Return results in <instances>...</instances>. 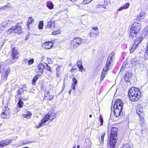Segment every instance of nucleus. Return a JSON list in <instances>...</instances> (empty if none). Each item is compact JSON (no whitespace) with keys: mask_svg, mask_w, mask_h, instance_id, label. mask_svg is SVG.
I'll use <instances>...</instances> for the list:
<instances>
[{"mask_svg":"<svg viewBox=\"0 0 148 148\" xmlns=\"http://www.w3.org/2000/svg\"><path fill=\"white\" fill-rule=\"evenodd\" d=\"M118 130V129L116 127H112V128L109 141L110 146L111 148H114L116 143V140L117 139V132Z\"/></svg>","mask_w":148,"mask_h":148,"instance_id":"obj_2","label":"nucleus"},{"mask_svg":"<svg viewBox=\"0 0 148 148\" xmlns=\"http://www.w3.org/2000/svg\"><path fill=\"white\" fill-rule=\"evenodd\" d=\"M45 66L42 64H39L37 68V72L40 73V74H41L43 72V70L45 68Z\"/></svg>","mask_w":148,"mask_h":148,"instance_id":"obj_15","label":"nucleus"},{"mask_svg":"<svg viewBox=\"0 0 148 148\" xmlns=\"http://www.w3.org/2000/svg\"><path fill=\"white\" fill-rule=\"evenodd\" d=\"M76 84H73V83H72V85H71V88L73 89V90H75V85Z\"/></svg>","mask_w":148,"mask_h":148,"instance_id":"obj_47","label":"nucleus"},{"mask_svg":"<svg viewBox=\"0 0 148 148\" xmlns=\"http://www.w3.org/2000/svg\"><path fill=\"white\" fill-rule=\"evenodd\" d=\"M59 74H59V73H58V72H56V76L57 77H59Z\"/></svg>","mask_w":148,"mask_h":148,"instance_id":"obj_58","label":"nucleus"},{"mask_svg":"<svg viewBox=\"0 0 148 148\" xmlns=\"http://www.w3.org/2000/svg\"><path fill=\"white\" fill-rule=\"evenodd\" d=\"M124 9H125L123 7H120L119 9L118 10L119 11H120L123 10Z\"/></svg>","mask_w":148,"mask_h":148,"instance_id":"obj_52","label":"nucleus"},{"mask_svg":"<svg viewBox=\"0 0 148 148\" xmlns=\"http://www.w3.org/2000/svg\"><path fill=\"white\" fill-rule=\"evenodd\" d=\"M17 104L19 108H22L23 106L24 103L20 98H19V99Z\"/></svg>","mask_w":148,"mask_h":148,"instance_id":"obj_27","label":"nucleus"},{"mask_svg":"<svg viewBox=\"0 0 148 148\" xmlns=\"http://www.w3.org/2000/svg\"><path fill=\"white\" fill-rule=\"evenodd\" d=\"M34 62V60L33 59H31L28 60V64L29 65L33 64Z\"/></svg>","mask_w":148,"mask_h":148,"instance_id":"obj_37","label":"nucleus"},{"mask_svg":"<svg viewBox=\"0 0 148 148\" xmlns=\"http://www.w3.org/2000/svg\"><path fill=\"white\" fill-rule=\"evenodd\" d=\"M105 135V132H102L101 134V138L100 137L99 138V141L101 144L103 143V139Z\"/></svg>","mask_w":148,"mask_h":148,"instance_id":"obj_26","label":"nucleus"},{"mask_svg":"<svg viewBox=\"0 0 148 148\" xmlns=\"http://www.w3.org/2000/svg\"><path fill=\"white\" fill-rule=\"evenodd\" d=\"M47 6L49 9L51 10L53 9L54 5L51 2H48L47 4Z\"/></svg>","mask_w":148,"mask_h":148,"instance_id":"obj_25","label":"nucleus"},{"mask_svg":"<svg viewBox=\"0 0 148 148\" xmlns=\"http://www.w3.org/2000/svg\"><path fill=\"white\" fill-rule=\"evenodd\" d=\"M45 49H49L51 48L53 46V44L51 42H46L43 45Z\"/></svg>","mask_w":148,"mask_h":148,"instance_id":"obj_18","label":"nucleus"},{"mask_svg":"<svg viewBox=\"0 0 148 148\" xmlns=\"http://www.w3.org/2000/svg\"><path fill=\"white\" fill-rule=\"evenodd\" d=\"M99 32H97V31L91 32L90 33L89 35L91 38L94 37H96V36H98L99 35Z\"/></svg>","mask_w":148,"mask_h":148,"instance_id":"obj_20","label":"nucleus"},{"mask_svg":"<svg viewBox=\"0 0 148 148\" xmlns=\"http://www.w3.org/2000/svg\"><path fill=\"white\" fill-rule=\"evenodd\" d=\"M92 29L93 30H95V31H97V32H99L98 29V27H92Z\"/></svg>","mask_w":148,"mask_h":148,"instance_id":"obj_48","label":"nucleus"},{"mask_svg":"<svg viewBox=\"0 0 148 148\" xmlns=\"http://www.w3.org/2000/svg\"><path fill=\"white\" fill-rule=\"evenodd\" d=\"M132 74L131 72H128L126 73L125 76L124 78H129L130 76H131Z\"/></svg>","mask_w":148,"mask_h":148,"instance_id":"obj_28","label":"nucleus"},{"mask_svg":"<svg viewBox=\"0 0 148 148\" xmlns=\"http://www.w3.org/2000/svg\"><path fill=\"white\" fill-rule=\"evenodd\" d=\"M8 25H10L12 24V23H15L14 21H13L11 20H8Z\"/></svg>","mask_w":148,"mask_h":148,"instance_id":"obj_42","label":"nucleus"},{"mask_svg":"<svg viewBox=\"0 0 148 148\" xmlns=\"http://www.w3.org/2000/svg\"><path fill=\"white\" fill-rule=\"evenodd\" d=\"M12 141L11 139H8L0 141V148H2L8 145L12 142Z\"/></svg>","mask_w":148,"mask_h":148,"instance_id":"obj_9","label":"nucleus"},{"mask_svg":"<svg viewBox=\"0 0 148 148\" xmlns=\"http://www.w3.org/2000/svg\"><path fill=\"white\" fill-rule=\"evenodd\" d=\"M19 56V53L17 49L13 48L12 51L11 56L13 59L16 60Z\"/></svg>","mask_w":148,"mask_h":148,"instance_id":"obj_10","label":"nucleus"},{"mask_svg":"<svg viewBox=\"0 0 148 148\" xmlns=\"http://www.w3.org/2000/svg\"><path fill=\"white\" fill-rule=\"evenodd\" d=\"M136 111L137 114L139 116H142L143 114V111L140 105H138L136 107Z\"/></svg>","mask_w":148,"mask_h":148,"instance_id":"obj_13","label":"nucleus"},{"mask_svg":"<svg viewBox=\"0 0 148 148\" xmlns=\"http://www.w3.org/2000/svg\"><path fill=\"white\" fill-rule=\"evenodd\" d=\"M10 72V70L9 69H7L6 72H5V74L4 76V77L5 78V79H7V77L8 76V75L9 74V73Z\"/></svg>","mask_w":148,"mask_h":148,"instance_id":"obj_33","label":"nucleus"},{"mask_svg":"<svg viewBox=\"0 0 148 148\" xmlns=\"http://www.w3.org/2000/svg\"><path fill=\"white\" fill-rule=\"evenodd\" d=\"M43 23L42 21H40L38 24V28L39 29H41L43 28Z\"/></svg>","mask_w":148,"mask_h":148,"instance_id":"obj_31","label":"nucleus"},{"mask_svg":"<svg viewBox=\"0 0 148 148\" xmlns=\"http://www.w3.org/2000/svg\"><path fill=\"white\" fill-rule=\"evenodd\" d=\"M31 115V112L27 111L25 114L23 115L22 116L24 118H28L30 117Z\"/></svg>","mask_w":148,"mask_h":148,"instance_id":"obj_24","label":"nucleus"},{"mask_svg":"<svg viewBox=\"0 0 148 148\" xmlns=\"http://www.w3.org/2000/svg\"><path fill=\"white\" fill-rule=\"evenodd\" d=\"M29 60L28 59H25L24 60V62H25V63H26L27 62H28Z\"/></svg>","mask_w":148,"mask_h":148,"instance_id":"obj_57","label":"nucleus"},{"mask_svg":"<svg viewBox=\"0 0 148 148\" xmlns=\"http://www.w3.org/2000/svg\"><path fill=\"white\" fill-rule=\"evenodd\" d=\"M108 70H104V68L103 69L102 72V74L100 79V80L101 81H102L103 79V78L105 77Z\"/></svg>","mask_w":148,"mask_h":148,"instance_id":"obj_22","label":"nucleus"},{"mask_svg":"<svg viewBox=\"0 0 148 148\" xmlns=\"http://www.w3.org/2000/svg\"><path fill=\"white\" fill-rule=\"evenodd\" d=\"M122 108L121 106H119V108H117L114 107L113 112L116 117H118L120 116Z\"/></svg>","mask_w":148,"mask_h":148,"instance_id":"obj_11","label":"nucleus"},{"mask_svg":"<svg viewBox=\"0 0 148 148\" xmlns=\"http://www.w3.org/2000/svg\"><path fill=\"white\" fill-rule=\"evenodd\" d=\"M99 120L101 122V124L100 125H103V120L102 117L100 116L99 118Z\"/></svg>","mask_w":148,"mask_h":148,"instance_id":"obj_46","label":"nucleus"},{"mask_svg":"<svg viewBox=\"0 0 148 148\" xmlns=\"http://www.w3.org/2000/svg\"><path fill=\"white\" fill-rule=\"evenodd\" d=\"M3 30V28H2V27H0V33H1L2 31Z\"/></svg>","mask_w":148,"mask_h":148,"instance_id":"obj_55","label":"nucleus"},{"mask_svg":"<svg viewBox=\"0 0 148 148\" xmlns=\"http://www.w3.org/2000/svg\"><path fill=\"white\" fill-rule=\"evenodd\" d=\"M71 71L72 73H75L77 71V69L74 68L73 67H72L71 69Z\"/></svg>","mask_w":148,"mask_h":148,"instance_id":"obj_43","label":"nucleus"},{"mask_svg":"<svg viewBox=\"0 0 148 148\" xmlns=\"http://www.w3.org/2000/svg\"><path fill=\"white\" fill-rule=\"evenodd\" d=\"M56 117V114L54 113H52L50 114H47L41 119L38 125H36V127L37 128H39L44 125L46 122L49 120L52 121Z\"/></svg>","mask_w":148,"mask_h":148,"instance_id":"obj_4","label":"nucleus"},{"mask_svg":"<svg viewBox=\"0 0 148 148\" xmlns=\"http://www.w3.org/2000/svg\"><path fill=\"white\" fill-rule=\"evenodd\" d=\"M146 54L148 56V45L147 47V49L146 51Z\"/></svg>","mask_w":148,"mask_h":148,"instance_id":"obj_56","label":"nucleus"},{"mask_svg":"<svg viewBox=\"0 0 148 148\" xmlns=\"http://www.w3.org/2000/svg\"><path fill=\"white\" fill-rule=\"evenodd\" d=\"M123 101L120 99H118L116 101L114 107L117 108H119V106H121V107H122L123 108Z\"/></svg>","mask_w":148,"mask_h":148,"instance_id":"obj_14","label":"nucleus"},{"mask_svg":"<svg viewBox=\"0 0 148 148\" xmlns=\"http://www.w3.org/2000/svg\"><path fill=\"white\" fill-rule=\"evenodd\" d=\"M89 117L90 118L91 117H92V115L91 114H90L89 115Z\"/></svg>","mask_w":148,"mask_h":148,"instance_id":"obj_64","label":"nucleus"},{"mask_svg":"<svg viewBox=\"0 0 148 148\" xmlns=\"http://www.w3.org/2000/svg\"><path fill=\"white\" fill-rule=\"evenodd\" d=\"M8 20H6V21H4L2 23V26L3 27H2V28H4L5 27H7L8 25Z\"/></svg>","mask_w":148,"mask_h":148,"instance_id":"obj_32","label":"nucleus"},{"mask_svg":"<svg viewBox=\"0 0 148 148\" xmlns=\"http://www.w3.org/2000/svg\"><path fill=\"white\" fill-rule=\"evenodd\" d=\"M53 96L51 98V97H49L48 98V99L49 100H50L52 99L53 98Z\"/></svg>","mask_w":148,"mask_h":148,"instance_id":"obj_59","label":"nucleus"},{"mask_svg":"<svg viewBox=\"0 0 148 148\" xmlns=\"http://www.w3.org/2000/svg\"><path fill=\"white\" fill-rule=\"evenodd\" d=\"M141 24L136 22L134 23L132 25L130 29V34L132 37H135L140 30Z\"/></svg>","mask_w":148,"mask_h":148,"instance_id":"obj_5","label":"nucleus"},{"mask_svg":"<svg viewBox=\"0 0 148 148\" xmlns=\"http://www.w3.org/2000/svg\"><path fill=\"white\" fill-rule=\"evenodd\" d=\"M24 90H23V88H20L18 91L17 92L18 94L19 95H21L24 92Z\"/></svg>","mask_w":148,"mask_h":148,"instance_id":"obj_35","label":"nucleus"},{"mask_svg":"<svg viewBox=\"0 0 148 148\" xmlns=\"http://www.w3.org/2000/svg\"><path fill=\"white\" fill-rule=\"evenodd\" d=\"M114 53L113 52H111L109 55L107 60L113 62L114 59Z\"/></svg>","mask_w":148,"mask_h":148,"instance_id":"obj_19","label":"nucleus"},{"mask_svg":"<svg viewBox=\"0 0 148 148\" xmlns=\"http://www.w3.org/2000/svg\"><path fill=\"white\" fill-rule=\"evenodd\" d=\"M22 99H23V100H26L27 99V97H26V98H22Z\"/></svg>","mask_w":148,"mask_h":148,"instance_id":"obj_60","label":"nucleus"},{"mask_svg":"<svg viewBox=\"0 0 148 148\" xmlns=\"http://www.w3.org/2000/svg\"><path fill=\"white\" fill-rule=\"evenodd\" d=\"M130 5V3H127L124 5L123 7L125 9H127L129 7Z\"/></svg>","mask_w":148,"mask_h":148,"instance_id":"obj_41","label":"nucleus"},{"mask_svg":"<svg viewBox=\"0 0 148 148\" xmlns=\"http://www.w3.org/2000/svg\"><path fill=\"white\" fill-rule=\"evenodd\" d=\"M102 6H103V5H101L100 4H98L97 5L96 8H102Z\"/></svg>","mask_w":148,"mask_h":148,"instance_id":"obj_51","label":"nucleus"},{"mask_svg":"<svg viewBox=\"0 0 148 148\" xmlns=\"http://www.w3.org/2000/svg\"><path fill=\"white\" fill-rule=\"evenodd\" d=\"M71 90H70L69 91V94L70 95L71 94Z\"/></svg>","mask_w":148,"mask_h":148,"instance_id":"obj_63","label":"nucleus"},{"mask_svg":"<svg viewBox=\"0 0 148 148\" xmlns=\"http://www.w3.org/2000/svg\"><path fill=\"white\" fill-rule=\"evenodd\" d=\"M141 95V92L138 88L132 87L128 92L129 98L130 101H134L138 100Z\"/></svg>","mask_w":148,"mask_h":148,"instance_id":"obj_1","label":"nucleus"},{"mask_svg":"<svg viewBox=\"0 0 148 148\" xmlns=\"http://www.w3.org/2000/svg\"><path fill=\"white\" fill-rule=\"evenodd\" d=\"M50 74H49V73L48 74V76L49 77H53V75H52V73H51V72H50Z\"/></svg>","mask_w":148,"mask_h":148,"instance_id":"obj_54","label":"nucleus"},{"mask_svg":"<svg viewBox=\"0 0 148 148\" xmlns=\"http://www.w3.org/2000/svg\"><path fill=\"white\" fill-rule=\"evenodd\" d=\"M91 1L90 0H84L82 2V4H88L90 3Z\"/></svg>","mask_w":148,"mask_h":148,"instance_id":"obj_40","label":"nucleus"},{"mask_svg":"<svg viewBox=\"0 0 148 148\" xmlns=\"http://www.w3.org/2000/svg\"><path fill=\"white\" fill-rule=\"evenodd\" d=\"M88 140L89 141V143L88 145L86 144V145L88 146V147H91V142L89 141L88 139H86V141ZM86 144H87V143H86Z\"/></svg>","mask_w":148,"mask_h":148,"instance_id":"obj_38","label":"nucleus"},{"mask_svg":"<svg viewBox=\"0 0 148 148\" xmlns=\"http://www.w3.org/2000/svg\"><path fill=\"white\" fill-rule=\"evenodd\" d=\"M110 3V1L107 2V1H105L104 2V4H105L106 6L107 5L109 4Z\"/></svg>","mask_w":148,"mask_h":148,"instance_id":"obj_53","label":"nucleus"},{"mask_svg":"<svg viewBox=\"0 0 148 148\" xmlns=\"http://www.w3.org/2000/svg\"><path fill=\"white\" fill-rule=\"evenodd\" d=\"M50 93L49 91H45V94L44 95V97H47L48 96V95Z\"/></svg>","mask_w":148,"mask_h":148,"instance_id":"obj_44","label":"nucleus"},{"mask_svg":"<svg viewBox=\"0 0 148 148\" xmlns=\"http://www.w3.org/2000/svg\"><path fill=\"white\" fill-rule=\"evenodd\" d=\"M61 67V66H58L56 69V72H59L60 71V68Z\"/></svg>","mask_w":148,"mask_h":148,"instance_id":"obj_50","label":"nucleus"},{"mask_svg":"<svg viewBox=\"0 0 148 148\" xmlns=\"http://www.w3.org/2000/svg\"><path fill=\"white\" fill-rule=\"evenodd\" d=\"M16 25L15 26L10 28L8 30L7 33L8 34H19L22 33V28L20 25L22 23V21L21 19H18L15 21Z\"/></svg>","mask_w":148,"mask_h":148,"instance_id":"obj_3","label":"nucleus"},{"mask_svg":"<svg viewBox=\"0 0 148 148\" xmlns=\"http://www.w3.org/2000/svg\"><path fill=\"white\" fill-rule=\"evenodd\" d=\"M76 64L79 69V71L82 72L83 71H85V69H84L82 66V61L81 60H78Z\"/></svg>","mask_w":148,"mask_h":148,"instance_id":"obj_16","label":"nucleus"},{"mask_svg":"<svg viewBox=\"0 0 148 148\" xmlns=\"http://www.w3.org/2000/svg\"><path fill=\"white\" fill-rule=\"evenodd\" d=\"M3 109V111L1 114V117L3 119H8L10 117V110L8 107H5Z\"/></svg>","mask_w":148,"mask_h":148,"instance_id":"obj_7","label":"nucleus"},{"mask_svg":"<svg viewBox=\"0 0 148 148\" xmlns=\"http://www.w3.org/2000/svg\"><path fill=\"white\" fill-rule=\"evenodd\" d=\"M55 23L54 21L51 20L48 22L46 26V28L53 29L55 28Z\"/></svg>","mask_w":148,"mask_h":148,"instance_id":"obj_12","label":"nucleus"},{"mask_svg":"<svg viewBox=\"0 0 148 148\" xmlns=\"http://www.w3.org/2000/svg\"><path fill=\"white\" fill-rule=\"evenodd\" d=\"M46 69L47 70L49 71L50 72H51V73H52V71H51V68H50V67L47 64H46Z\"/></svg>","mask_w":148,"mask_h":148,"instance_id":"obj_36","label":"nucleus"},{"mask_svg":"<svg viewBox=\"0 0 148 148\" xmlns=\"http://www.w3.org/2000/svg\"><path fill=\"white\" fill-rule=\"evenodd\" d=\"M72 83L74 84H77V79L75 77H73L72 79Z\"/></svg>","mask_w":148,"mask_h":148,"instance_id":"obj_39","label":"nucleus"},{"mask_svg":"<svg viewBox=\"0 0 148 148\" xmlns=\"http://www.w3.org/2000/svg\"><path fill=\"white\" fill-rule=\"evenodd\" d=\"M38 78V76L36 75L35 76L32 80V84L34 85L36 84V82Z\"/></svg>","mask_w":148,"mask_h":148,"instance_id":"obj_29","label":"nucleus"},{"mask_svg":"<svg viewBox=\"0 0 148 148\" xmlns=\"http://www.w3.org/2000/svg\"><path fill=\"white\" fill-rule=\"evenodd\" d=\"M34 21V19L32 18V17H30L29 18L28 20L27 21V27H28V28L29 29L30 27L29 25L30 24H32V23Z\"/></svg>","mask_w":148,"mask_h":148,"instance_id":"obj_23","label":"nucleus"},{"mask_svg":"<svg viewBox=\"0 0 148 148\" xmlns=\"http://www.w3.org/2000/svg\"><path fill=\"white\" fill-rule=\"evenodd\" d=\"M60 29H56L53 32H52V33L54 35H56L57 34H60Z\"/></svg>","mask_w":148,"mask_h":148,"instance_id":"obj_30","label":"nucleus"},{"mask_svg":"<svg viewBox=\"0 0 148 148\" xmlns=\"http://www.w3.org/2000/svg\"><path fill=\"white\" fill-rule=\"evenodd\" d=\"M102 8H103L105 9H106V6H105L104 5H103V6H102Z\"/></svg>","mask_w":148,"mask_h":148,"instance_id":"obj_62","label":"nucleus"},{"mask_svg":"<svg viewBox=\"0 0 148 148\" xmlns=\"http://www.w3.org/2000/svg\"><path fill=\"white\" fill-rule=\"evenodd\" d=\"M83 41V40L82 38L79 37H76L74 39L71 44L73 45L74 48H76L80 45Z\"/></svg>","mask_w":148,"mask_h":148,"instance_id":"obj_8","label":"nucleus"},{"mask_svg":"<svg viewBox=\"0 0 148 148\" xmlns=\"http://www.w3.org/2000/svg\"><path fill=\"white\" fill-rule=\"evenodd\" d=\"M71 1L73 2H75V1H76V0H70Z\"/></svg>","mask_w":148,"mask_h":148,"instance_id":"obj_61","label":"nucleus"},{"mask_svg":"<svg viewBox=\"0 0 148 148\" xmlns=\"http://www.w3.org/2000/svg\"><path fill=\"white\" fill-rule=\"evenodd\" d=\"M113 62L112 61L107 60L106 64L104 68V70H108L110 69L112 66V63Z\"/></svg>","mask_w":148,"mask_h":148,"instance_id":"obj_17","label":"nucleus"},{"mask_svg":"<svg viewBox=\"0 0 148 148\" xmlns=\"http://www.w3.org/2000/svg\"><path fill=\"white\" fill-rule=\"evenodd\" d=\"M145 13L144 12H141L140 14L138 16L137 19L138 20L143 19L145 16Z\"/></svg>","mask_w":148,"mask_h":148,"instance_id":"obj_21","label":"nucleus"},{"mask_svg":"<svg viewBox=\"0 0 148 148\" xmlns=\"http://www.w3.org/2000/svg\"><path fill=\"white\" fill-rule=\"evenodd\" d=\"M143 40L142 37H140L137 38L135 40L134 43L133 45H131L130 49V51L131 53H132L138 47V45Z\"/></svg>","mask_w":148,"mask_h":148,"instance_id":"obj_6","label":"nucleus"},{"mask_svg":"<svg viewBox=\"0 0 148 148\" xmlns=\"http://www.w3.org/2000/svg\"><path fill=\"white\" fill-rule=\"evenodd\" d=\"M122 148H131V147L129 144H124Z\"/></svg>","mask_w":148,"mask_h":148,"instance_id":"obj_34","label":"nucleus"},{"mask_svg":"<svg viewBox=\"0 0 148 148\" xmlns=\"http://www.w3.org/2000/svg\"><path fill=\"white\" fill-rule=\"evenodd\" d=\"M10 4H8L7 5H6L3 6V7H2L1 8H0V9H4L5 8H4L7 7L8 8H10Z\"/></svg>","mask_w":148,"mask_h":148,"instance_id":"obj_45","label":"nucleus"},{"mask_svg":"<svg viewBox=\"0 0 148 148\" xmlns=\"http://www.w3.org/2000/svg\"><path fill=\"white\" fill-rule=\"evenodd\" d=\"M23 144H27L29 143H30V142L29 141H23Z\"/></svg>","mask_w":148,"mask_h":148,"instance_id":"obj_49","label":"nucleus"}]
</instances>
